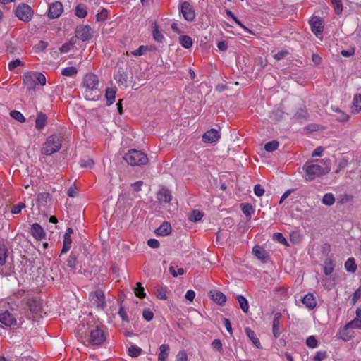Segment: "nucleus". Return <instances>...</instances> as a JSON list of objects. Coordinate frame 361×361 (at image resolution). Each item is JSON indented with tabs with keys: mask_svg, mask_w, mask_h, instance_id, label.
Returning a JSON list of instances; mask_svg holds the SVG:
<instances>
[{
	"mask_svg": "<svg viewBox=\"0 0 361 361\" xmlns=\"http://www.w3.org/2000/svg\"><path fill=\"white\" fill-rule=\"evenodd\" d=\"M160 353L158 357L167 358L169 354V345L168 344H162L159 347Z\"/></svg>",
	"mask_w": 361,
	"mask_h": 361,
	"instance_id": "nucleus-45",
	"label": "nucleus"
},
{
	"mask_svg": "<svg viewBox=\"0 0 361 361\" xmlns=\"http://www.w3.org/2000/svg\"><path fill=\"white\" fill-rule=\"evenodd\" d=\"M116 92V90L111 88L106 90L105 97L107 101V106L111 105L115 102Z\"/></svg>",
	"mask_w": 361,
	"mask_h": 361,
	"instance_id": "nucleus-28",
	"label": "nucleus"
},
{
	"mask_svg": "<svg viewBox=\"0 0 361 361\" xmlns=\"http://www.w3.org/2000/svg\"><path fill=\"white\" fill-rule=\"evenodd\" d=\"M142 353V349L137 345H131L128 348V355L133 357H138Z\"/></svg>",
	"mask_w": 361,
	"mask_h": 361,
	"instance_id": "nucleus-40",
	"label": "nucleus"
},
{
	"mask_svg": "<svg viewBox=\"0 0 361 361\" xmlns=\"http://www.w3.org/2000/svg\"><path fill=\"white\" fill-rule=\"evenodd\" d=\"M89 298L91 302L98 308L104 310L106 307L105 296L102 290H97L91 292L89 295Z\"/></svg>",
	"mask_w": 361,
	"mask_h": 361,
	"instance_id": "nucleus-7",
	"label": "nucleus"
},
{
	"mask_svg": "<svg viewBox=\"0 0 361 361\" xmlns=\"http://www.w3.org/2000/svg\"><path fill=\"white\" fill-rule=\"evenodd\" d=\"M26 305L32 313L38 315L42 312V303L36 298H29L26 302Z\"/></svg>",
	"mask_w": 361,
	"mask_h": 361,
	"instance_id": "nucleus-14",
	"label": "nucleus"
},
{
	"mask_svg": "<svg viewBox=\"0 0 361 361\" xmlns=\"http://www.w3.org/2000/svg\"><path fill=\"white\" fill-rule=\"evenodd\" d=\"M11 116L14 118L15 120L19 121V122H25V118L24 116L18 111L13 110L11 111L10 113Z\"/></svg>",
	"mask_w": 361,
	"mask_h": 361,
	"instance_id": "nucleus-49",
	"label": "nucleus"
},
{
	"mask_svg": "<svg viewBox=\"0 0 361 361\" xmlns=\"http://www.w3.org/2000/svg\"><path fill=\"white\" fill-rule=\"evenodd\" d=\"M345 268L349 272H355L357 269V264L353 257H350L347 259V261L345 263Z\"/></svg>",
	"mask_w": 361,
	"mask_h": 361,
	"instance_id": "nucleus-30",
	"label": "nucleus"
},
{
	"mask_svg": "<svg viewBox=\"0 0 361 361\" xmlns=\"http://www.w3.org/2000/svg\"><path fill=\"white\" fill-rule=\"evenodd\" d=\"M245 334L250 339V341L252 342V343L257 348H262V345L260 343L259 340L256 336V334L253 330H252L249 327H246L245 329Z\"/></svg>",
	"mask_w": 361,
	"mask_h": 361,
	"instance_id": "nucleus-23",
	"label": "nucleus"
},
{
	"mask_svg": "<svg viewBox=\"0 0 361 361\" xmlns=\"http://www.w3.org/2000/svg\"><path fill=\"white\" fill-rule=\"evenodd\" d=\"M236 299L239 303V305L241 308V310L245 312V313H247L248 312V310H249V304H248V302L247 300V299L241 295H239L236 297Z\"/></svg>",
	"mask_w": 361,
	"mask_h": 361,
	"instance_id": "nucleus-29",
	"label": "nucleus"
},
{
	"mask_svg": "<svg viewBox=\"0 0 361 361\" xmlns=\"http://www.w3.org/2000/svg\"><path fill=\"white\" fill-rule=\"evenodd\" d=\"M350 326H347V324L340 329L338 332V336L344 341H350L354 334V331L351 330Z\"/></svg>",
	"mask_w": 361,
	"mask_h": 361,
	"instance_id": "nucleus-19",
	"label": "nucleus"
},
{
	"mask_svg": "<svg viewBox=\"0 0 361 361\" xmlns=\"http://www.w3.org/2000/svg\"><path fill=\"white\" fill-rule=\"evenodd\" d=\"M220 138V134L216 129H210L207 131L202 136V140L206 143L216 142Z\"/></svg>",
	"mask_w": 361,
	"mask_h": 361,
	"instance_id": "nucleus-17",
	"label": "nucleus"
},
{
	"mask_svg": "<svg viewBox=\"0 0 361 361\" xmlns=\"http://www.w3.org/2000/svg\"><path fill=\"white\" fill-rule=\"evenodd\" d=\"M82 85L85 88V98L88 100L97 99L99 94V78L92 73H87L82 80Z\"/></svg>",
	"mask_w": 361,
	"mask_h": 361,
	"instance_id": "nucleus-1",
	"label": "nucleus"
},
{
	"mask_svg": "<svg viewBox=\"0 0 361 361\" xmlns=\"http://www.w3.org/2000/svg\"><path fill=\"white\" fill-rule=\"evenodd\" d=\"M326 357H327V353L326 351H319L313 357V361H322Z\"/></svg>",
	"mask_w": 361,
	"mask_h": 361,
	"instance_id": "nucleus-60",
	"label": "nucleus"
},
{
	"mask_svg": "<svg viewBox=\"0 0 361 361\" xmlns=\"http://www.w3.org/2000/svg\"><path fill=\"white\" fill-rule=\"evenodd\" d=\"M34 73H35V80H36V82H37V84H39L42 86L45 85L46 82H47L45 75L43 73H39V72H34Z\"/></svg>",
	"mask_w": 361,
	"mask_h": 361,
	"instance_id": "nucleus-48",
	"label": "nucleus"
},
{
	"mask_svg": "<svg viewBox=\"0 0 361 361\" xmlns=\"http://www.w3.org/2000/svg\"><path fill=\"white\" fill-rule=\"evenodd\" d=\"M180 11L187 21H192L195 18V13L192 6L188 1H183L180 6Z\"/></svg>",
	"mask_w": 361,
	"mask_h": 361,
	"instance_id": "nucleus-10",
	"label": "nucleus"
},
{
	"mask_svg": "<svg viewBox=\"0 0 361 361\" xmlns=\"http://www.w3.org/2000/svg\"><path fill=\"white\" fill-rule=\"evenodd\" d=\"M77 68L73 66L66 67L61 71V74L68 77L74 76L77 74Z\"/></svg>",
	"mask_w": 361,
	"mask_h": 361,
	"instance_id": "nucleus-36",
	"label": "nucleus"
},
{
	"mask_svg": "<svg viewBox=\"0 0 361 361\" xmlns=\"http://www.w3.org/2000/svg\"><path fill=\"white\" fill-rule=\"evenodd\" d=\"M150 49L147 46L141 45L136 50H134L131 52L132 55L135 56H140L143 55L146 51H149Z\"/></svg>",
	"mask_w": 361,
	"mask_h": 361,
	"instance_id": "nucleus-47",
	"label": "nucleus"
},
{
	"mask_svg": "<svg viewBox=\"0 0 361 361\" xmlns=\"http://www.w3.org/2000/svg\"><path fill=\"white\" fill-rule=\"evenodd\" d=\"M0 322L10 327L17 325L16 319L8 310H0Z\"/></svg>",
	"mask_w": 361,
	"mask_h": 361,
	"instance_id": "nucleus-12",
	"label": "nucleus"
},
{
	"mask_svg": "<svg viewBox=\"0 0 361 361\" xmlns=\"http://www.w3.org/2000/svg\"><path fill=\"white\" fill-rule=\"evenodd\" d=\"M134 292L135 295L141 299L144 298L146 295L145 293V288L140 282L136 283V287L134 289Z\"/></svg>",
	"mask_w": 361,
	"mask_h": 361,
	"instance_id": "nucleus-37",
	"label": "nucleus"
},
{
	"mask_svg": "<svg viewBox=\"0 0 361 361\" xmlns=\"http://www.w3.org/2000/svg\"><path fill=\"white\" fill-rule=\"evenodd\" d=\"M274 239L281 244H287V240L282 233H275L273 236Z\"/></svg>",
	"mask_w": 361,
	"mask_h": 361,
	"instance_id": "nucleus-61",
	"label": "nucleus"
},
{
	"mask_svg": "<svg viewBox=\"0 0 361 361\" xmlns=\"http://www.w3.org/2000/svg\"><path fill=\"white\" fill-rule=\"evenodd\" d=\"M152 36L154 39L159 43H162L165 39L164 36L159 30V26L156 24V23H154V25L153 27Z\"/></svg>",
	"mask_w": 361,
	"mask_h": 361,
	"instance_id": "nucleus-27",
	"label": "nucleus"
},
{
	"mask_svg": "<svg viewBox=\"0 0 361 361\" xmlns=\"http://www.w3.org/2000/svg\"><path fill=\"white\" fill-rule=\"evenodd\" d=\"M5 46L6 51L9 54H14L18 51V48L13 45L11 41H6Z\"/></svg>",
	"mask_w": 361,
	"mask_h": 361,
	"instance_id": "nucleus-53",
	"label": "nucleus"
},
{
	"mask_svg": "<svg viewBox=\"0 0 361 361\" xmlns=\"http://www.w3.org/2000/svg\"><path fill=\"white\" fill-rule=\"evenodd\" d=\"M301 301L309 310H313L317 305L315 297L312 293H308L302 298Z\"/></svg>",
	"mask_w": 361,
	"mask_h": 361,
	"instance_id": "nucleus-20",
	"label": "nucleus"
},
{
	"mask_svg": "<svg viewBox=\"0 0 361 361\" xmlns=\"http://www.w3.org/2000/svg\"><path fill=\"white\" fill-rule=\"evenodd\" d=\"M47 116L43 114L42 112H39L37 114V118L35 120V127L38 130L42 129L47 122Z\"/></svg>",
	"mask_w": 361,
	"mask_h": 361,
	"instance_id": "nucleus-25",
	"label": "nucleus"
},
{
	"mask_svg": "<svg viewBox=\"0 0 361 361\" xmlns=\"http://www.w3.org/2000/svg\"><path fill=\"white\" fill-rule=\"evenodd\" d=\"M180 44L185 49H189L192 45V40L188 35H183L179 38Z\"/></svg>",
	"mask_w": 361,
	"mask_h": 361,
	"instance_id": "nucleus-33",
	"label": "nucleus"
},
{
	"mask_svg": "<svg viewBox=\"0 0 361 361\" xmlns=\"http://www.w3.org/2000/svg\"><path fill=\"white\" fill-rule=\"evenodd\" d=\"M114 79L116 80V82L123 86L127 87V79L128 76L127 75L121 71L120 69L114 74Z\"/></svg>",
	"mask_w": 361,
	"mask_h": 361,
	"instance_id": "nucleus-24",
	"label": "nucleus"
},
{
	"mask_svg": "<svg viewBox=\"0 0 361 361\" xmlns=\"http://www.w3.org/2000/svg\"><path fill=\"white\" fill-rule=\"evenodd\" d=\"M166 293H167V288L166 287H161V288H159L157 289L156 296L157 297V298H159L160 300H166L167 299Z\"/></svg>",
	"mask_w": 361,
	"mask_h": 361,
	"instance_id": "nucleus-44",
	"label": "nucleus"
},
{
	"mask_svg": "<svg viewBox=\"0 0 361 361\" xmlns=\"http://www.w3.org/2000/svg\"><path fill=\"white\" fill-rule=\"evenodd\" d=\"M123 159L132 166L145 165L148 158L145 153L135 149L129 150L123 156Z\"/></svg>",
	"mask_w": 361,
	"mask_h": 361,
	"instance_id": "nucleus-3",
	"label": "nucleus"
},
{
	"mask_svg": "<svg viewBox=\"0 0 361 361\" xmlns=\"http://www.w3.org/2000/svg\"><path fill=\"white\" fill-rule=\"evenodd\" d=\"M49 197L50 195L47 192L39 193L37 199V203L39 205L44 206Z\"/></svg>",
	"mask_w": 361,
	"mask_h": 361,
	"instance_id": "nucleus-41",
	"label": "nucleus"
},
{
	"mask_svg": "<svg viewBox=\"0 0 361 361\" xmlns=\"http://www.w3.org/2000/svg\"><path fill=\"white\" fill-rule=\"evenodd\" d=\"M212 348L218 352L222 350V343L220 339H214L211 344Z\"/></svg>",
	"mask_w": 361,
	"mask_h": 361,
	"instance_id": "nucleus-59",
	"label": "nucleus"
},
{
	"mask_svg": "<svg viewBox=\"0 0 361 361\" xmlns=\"http://www.w3.org/2000/svg\"><path fill=\"white\" fill-rule=\"evenodd\" d=\"M303 169L305 171V178L307 181L313 180L317 177L328 173L330 171L329 167H322L314 164V161H307L303 166Z\"/></svg>",
	"mask_w": 361,
	"mask_h": 361,
	"instance_id": "nucleus-2",
	"label": "nucleus"
},
{
	"mask_svg": "<svg viewBox=\"0 0 361 361\" xmlns=\"http://www.w3.org/2000/svg\"><path fill=\"white\" fill-rule=\"evenodd\" d=\"M333 111L338 113L336 120L339 122H346L349 120L350 116L338 108L333 109Z\"/></svg>",
	"mask_w": 361,
	"mask_h": 361,
	"instance_id": "nucleus-35",
	"label": "nucleus"
},
{
	"mask_svg": "<svg viewBox=\"0 0 361 361\" xmlns=\"http://www.w3.org/2000/svg\"><path fill=\"white\" fill-rule=\"evenodd\" d=\"M7 252L8 250L4 245L0 246V264L1 266L4 265L6 262Z\"/></svg>",
	"mask_w": 361,
	"mask_h": 361,
	"instance_id": "nucleus-42",
	"label": "nucleus"
},
{
	"mask_svg": "<svg viewBox=\"0 0 361 361\" xmlns=\"http://www.w3.org/2000/svg\"><path fill=\"white\" fill-rule=\"evenodd\" d=\"M281 317V314L277 312L274 314V317L272 322V330L273 334L275 338L279 337L281 334L280 331V319Z\"/></svg>",
	"mask_w": 361,
	"mask_h": 361,
	"instance_id": "nucleus-21",
	"label": "nucleus"
},
{
	"mask_svg": "<svg viewBox=\"0 0 361 361\" xmlns=\"http://www.w3.org/2000/svg\"><path fill=\"white\" fill-rule=\"evenodd\" d=\"M334 5V11L337 14H341L343 11V5L341 0H331Z\"/></svg>",
	"mask_w": 361,
	"mask_h": 361,
	"instance_id": "nucleus-51",
	"label": "nucleus"
},
{
	"mask_svg": "<svg viewBox=\"0 0 361 361\" xmlns=\"http://www.w3.org/2000/svg\"><path fill=\"white\" fill-rule=\"evenodd\" d=\"M240 207L243 212L247 217H250L251 214L254 213V209L250 204H242Z\"/></svg>",
	"mask_w": 361,
	"mask_h": 361,
	"instance_id": "nucleus-39",
	"label": "nucleus"
},
{
	"mask_svg": "<svg viewBox=\"0 0 361 361\" xmlns=\"http://www.w3.org/2000/svg\"><path fill=\"white\" fill-rule=\"evenodd\" d=\"M352 108V112L354 114H357L361 110V94H356L354 96Z\"/></svg>",
	"mask_w": 361,
	"mask_h": 361,
	"instance_id": "nucleus-26",
	"label": "nucleus"
},
{
	"mask_svg": "<svg viewBox=\"0 0 361 361\" xmlns=\"http://www.w3.org/2000/svg\"><path fill=\"white\" fill-rule=\"evenodd\" d=\"M142 317L146 321L149 322L153 319L154 313L151 310L145 309L143 311Z\"/></svg>",
	"mask_w": 361,
	"mask_h": 361,
	"instance_id": "nucleus-62",
	"label": "nucleus"
},
{
	"mask_svg": "<svg viewBox=\"0 0 361 361\" xmlns=\"http://www.w3.org/2000/svg\"><path fill=\"white\" fill-rule=\"evenodd\" d=\"M106 340V336L103 330L96 326L90 331L89 343L93 345H99Z\"/></svg>",
	"mask_w": 361,
	"mask_h": 361,
	"instance_id": "nucleus-6",
	"label": "nucleus"
},
{
	"mask_svg": "<svg viewBox=\"0 0 361 361\" xmlns=\"http://www.w3.org/2000/svg\"><path fill=\"white\" fill-rule=\"evenodd\" d=\"M18 66H24L23 62H22L18 59L9 62L8 64V67L10 71H13L14 68H16Z\"/></svg>",
	"mask_w": 361,
	"mask_h": 361,
	"instance_id": "nucleus-56",
	"label": "nucleus"
},
{
	"mask_svg": "<svg viewBox=\"0 0 361 361\" xmlns=\"http://www.w3.org/2000/svg\"><path fill=\"white\" fill-rule=\"evenodd\" d=\"M75 37L82 42L88 41L92 37V30L88 25H80L75 29Z\"/></svg>",
	"mask_w": 361,
	"mask_h": 361,
	"instance_id": "nucleus-8",
	"label": "nucleus"
},
{
	"mask_svg": "<svg viewBox=\"0 0 361 361\" xmlns=\"http://www.w3.org/2000/svg\"><path fill=\"white\" fill-rule=\"evenodd\" d=\"M334 271V264L331 259H326L325 261V266L324 267V273L325 275H330Z\"/></svg>",
	"mask_w": 361,
	"mask_h": 361,
	"instance_id": "nucleus-46",
	"label": "nucleus"
},
{
	"mask_svg": "<svg viewBox=\"0 0 361 361\" xmlns=\"http://www.w3.org/2000/svg\"><path fill=\"white\" fill-rule=\"evenodd\" d=\"M25 207V204L23 202H19L18 204L13 205L11 209V212L13 214H18L21 212L22 209Z\"/></svg>",
	"mask_w": 361,
	"mask_h": 361,
	"instance_id": "nucleus-55",
	"label": "nucleus"
},
{
	"mask_svg": "<svg viewBox=\"0 0 361 361\" xmlns=\"http://www.w3.org/2000/svg\"><path fill=\"white\" fill-rule=\"evenodd\" d=\"M202 214L200 211L193 210L189 216V219L191 221L197 222L202 219Z\"/></svg>",
	"mask_w": 361,
	"mask_h": 361,
	"instance_id": "nucleus-52",
	"label": "nucleus"
},
{
	"mask_svg": "<svg viewBox=\"0 0 361 361\" xmlns=\"http://www.w3.org/2000/svg\"><path fill=\"white\" fill-rule=\"evenodd\" d=\"M75 15L80 18L86 17L87 15L86 6L82 4H78L75 8Z\"/></svg>",
	"mask_w": 361,
	"mask_h": 361,
	"instance_id": "nucleus-31",
	"label": "nucleus"
},
{
	"mask_svg": "<svg viewBox=\"0 0 361 361\" xmlns=\"http://www.w3.org/2000/svg\"><path fill=\"white\" fill-rule=\"evenodd\" d=\"M62 145V137L57 135L49 136L42 148V154L51 155L59 152Z\"/></svg>",
	"mask_w": 361,
	"mask_h": 361,
	"instance_id": "nucleus-4",
	"label": "nucleus"
},
{
	"mask_svg": "<svg viewBox=\"0 0 361 361\" xmlns=\"http://www.w3.org/2000/svg\"><path fill=\"white\" fill-rule=\"evenodd\" d=\"M279 147V142L276 140H271L267 142L264 145V149L267 152H274Z\"/></svg>",
	"mask_w": 361,
	"mask_h": 361,
	"instance_id": "nucleus-38",
	"label": "nucleus"
},
{
	"mask_svg": "<svg viewBox=\"0 0 361 361\" xmlns=\"http://www.w3.org/2000/svg\"><path fill=\"white\" fill-rule=\"evenodd\" d=\"M176 361H188V355L185 351L180 350L176 355Z\"/></svg>",
	"mask_w": 361,
	"mask_h": 361,
	"instance_id": "nucleus-64",
	"label": "nucleus"
},
{
	"mask_svg": "<svg viewBox=\"0 0 361 361\" xmlns=\"http://www.w3.org/2000/svg\"><path fill=\"white\" fill-rule=\"evenodd\" d=\"M63 11V5L60 1H55L49 5L48 17L51 19L59 18Z\"/></svg>",
	"mask_w": 361,
	"mask_h": 361,
	"instance_id": "nucleus-13",
	"label": "nucleus"
},
{
	"mask_svg": "<svg viewBox=\"0 0 361 361\" xmlns=\"http://www.w3.org/2000/svg\"><path fill=\"white\" fill-rule=\"evenodd\" d=\"M312 32L317 36L322 35L324 23L322 18L319 16H313L309 21Z\"/></svg>",
	"mask_w": 361,
	"mask_h": 361,
	"instance_id": "nucleus-9",
	"label": "nucleus"
},
{
	"mask_svg": "<svg viewBox=\"0 0 361 361\" xmlns=\"http://www.w3.org/2000/svg\"><path fill=\"white\" fill-rule=\"evenodd\" d=\"M157 199L160 203H169L172 200L171 192L164 187L157 192Z\"/></svg>",
	"mask_w": 361,
	"mask_h": 361,
	"instance_id": "nucleus-15",
	"label": "nucleus"
},
{
	"mask_svg": "<svg viewBox=\"0 0 361 361\" xmlns=\"http://www.w3.org/2000/svg\"><path fill=\"white\" fill-rule=\"evenodd\" d=\"M252 252L259 259L264 260L267 257L266 251L259 246H255Z\"/></svg>",
	"mask_w": 361,
	"mask_h": 361,
	"instance_id": "nucleus-32",
	"label": "nucleus"
},
{
	"mask_svg": "<svg viewBox=\"0 0 361 361\" xmlns=\"http://www.w3.org/2000/svg\"><path fill=\"white\" fill-rule=\"evenodd\" d=\"M361 298V286L353 293L351 298V303L354 305L357 301Z\"/></svg>",
	"mask_w": 361,
	"mask_h": 361,
	"instance_id": "nucleus-58",
	"label": "nucleus"
},
{
	"mask_svg": "<svg viewBox=\"0 0 361 361\" xmlns=\"http://www.w3.org/2000/svg\"><path fill=\"white\" fill-rule=\"evenodd\" d=\"M77 264V257L73 252H71L67 259V265L71 270L75 271L76 269Z\"/></svg>",
	"mask_w": 361,
	"mask_h": 361,
	"instance_id": "nucleus-34",
	"label": "nucleus"
},
{
	"mask_svg": "<svg viewBox=\"0 0 361 361\" xmlns=\"http://www.w3.org/2000/svg\"><path fill=\"white\" fill-rule=\"evenodd\" d=\"M30 233L37 240H42L46 235L43 228L37 223H35L32 225Z\"/></svg>",
	"mask_w": 361,
	"mask_h": 361,
	"instance_id": "nucleus-18",
	"label": "nucleus"
},
{
	"mask_svg": "<svg viewBox=\"0 0 361 361\" xmlns=\"http://www.w3.org/2000/svg\"><path fill=\"white\" fill-rule=\"evenodd\" d=\"M155 232L158 235H168L171 232V224L168 221H164Z\"/></svg>",
	"mask_w": 361,
	"mask_h": 361,
	"instance_id": "nucleus-22",
	"label": "nucleus"
},
{
	"mask_svg": "<svg viewBox=\"0 0 361 361\" xmlns=\"http://www.w3.org/2000/svg\"><path fill=\"white\" fill-rule=\"evenodd\" d=\"M347 326H350V329H361V319L355 318L350 322L347 323Z\"/></svg>",
	"mask_w": 361,
	"mask_h": 361,
	"instance_id": "nucleus-57",
	"label": "nucleus"
},
{
	"mask_svg": "<svg viewBox=\"0 0 361 361\" xmlns=\"http://www.w3.org/2000/svg\"><path fill=\"white\" fill-rule=\"evenodd\" d=\"M254 192L257 197H262L264 193V190L260 184H257L254 187Z\"/></svg>",
	"mask_w": 361,
	"mask_h": 361,
	"instance_id": "nucleus-63",
	"label": "nucleus"
},
{
	"mask_svg": "<svg viewBox=\"0 0 361 361\" xmlns=\"http://www.w3.org/2000/svg\"><path fill=\"white\" fill-rule=\"evenodd\" d=\"M94 165L93 159L87 157L81 159L80 166L84 168H91Z\"/></svg>",
	"mask_w": 361,
	"mask_h": 361,
	"instance_id": "nucleus-54",
	"label": "nucleus"
},
{
	"mask_svg": "<svg viewBox=\"0 0 361 361\" xmlns=\"http://www.w3.org/2000/svg\"><path fill=\"white\" fill-rule=\"evenodd\" d=\"M335 202V198L331 193H326L324 195L322 202L326 206L332 205Z\"/></svg>",
	"mask_w": 361,
	"mask_h": 361,
	"instance_id": "nucleus-43",
	"label": "nucleus"
},
{
	"mask_svg": "<svg viewBox=\"0 0 361 361\" xmlns=\"http://www.w3.org/2000/svg\"><path fill=\"white\" fill-rule=\"evenodd\" d=\"M306 344L310 348H314L318 345V341L315 336H310L306 339Z\"/></svg>",
	"mask_w": 361,
	"mask_h": 361,
	"instance_id": "nucleus-50",
	"label": "nucleus"
},
{
	"mask_svg": "<svg viewBox=\"0 0 361 361\" xmlns=\"http://www.w3.org/2000/svg\"><path fill=\"white\" fill-rule=\"evenodd\" d=\"M15 14L19 20L27 23L31 20L34 11L30 6L23 3L17 6Z\"/></svg>",
	"mask_w": 361,
	"mask_h": 361,
	"instance_id": "nucleus-5",
	"label": "nucleus"
},
{
	"mask_svg": "<svg viewBox=\"0 0 361 361\" xmlns=\"http://www.w3.org/2000/svg\"><path fill=\"white\" fill-rule=\"evenodd\" d=\"M23 82L27 90H34L37 85L35 80V73L32 71L26 72L23 75Z\"/></svg>",
	"mask_w": 361,
	"mask_h": 361,
	"instance_id": "nucleus-11",
	"label": "nucleus"
},
{
	"mask_svg": "<svg viewBox=\"0 0 361 361\" xmlns=\"http://www.w3.org/2000/svg\"><path fill=\"white\" fill-rule=\"evenodd\" d=\"M209 295L211 299L219 305L222 306L226 302V296L219 290H212Z\"/></svg>",
	"mask_w": 361,
	"mask_h": 361,
	"instance_id": "nucleus-16",
	"label": "nucleus"
}]
</instances>
